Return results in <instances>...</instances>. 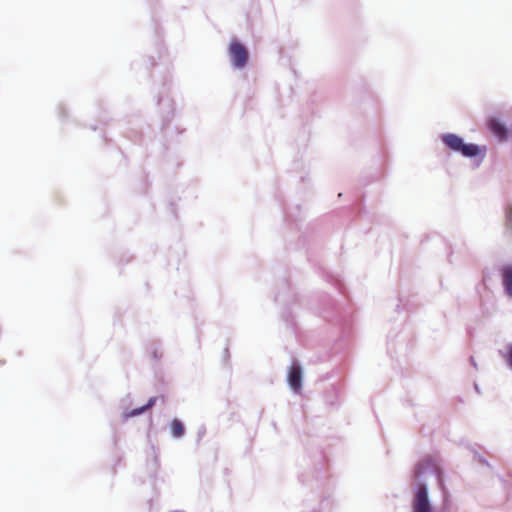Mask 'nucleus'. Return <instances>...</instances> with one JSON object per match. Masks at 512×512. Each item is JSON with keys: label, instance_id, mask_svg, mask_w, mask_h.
Here are the masks:
<instances>
[{"label": "nucleus", "instance_id": "f257e3e1", "mask_svg": "<svg viewBox=\"0 0 512 512\" xmlns=\"http://www.w3.org/2000/svg\"><path fill=\"white\" fill-rule=\"evenodd\" d=\"M442 141L445 145L465 157H475L481 153V148L475 144H465L463 139L456 134H444Z\"/></svg>", "mask_w": 512, "mask_h": 512}, {"label": "nucleus", "instance_id": "f03ea898", "mask_svg": "<svg viewBox=\"0 0 512 512\" xmlns=\"http://www.w3.org/2000/svg\"><path fill=\"white\" fill-rule=\"evenodd\" d=\"M229 55L236 68L244 67L248 61V51L246 47L237 40L231 41L229 45Z\"/></svg>", "mask_w": 512, "mask_h": 512}, {"label": "nucleus", "instance_id": "7ed1b4c3", "mask_svg": "<svg viewBox=\"0 0 512 512\" xmlns=\"http://www.w3.org/2000/svg\"><path fill=\"white\" fill-rule=\"evenodd\" d=\"M413 512H433L425 485H419L412 504Z\"/></svg>", "mask_w": 512, "mask_h": 512}, {"label": "nucleus", "instance_id": "20e7f679", "mask_svg": "<svg viewBox=\"0 0 512 512\" xmlns=\"http://www.w3.org/2000/svg\"><path fill=\"white\" fill-rule=\"evenodd\" d=\"M288 383L294 392H300L302 388V369L298 364H292L288 376Z\"/></svg>", "mask_w": 512, "mask_h": 512}, {"label": "nucleus", "instance_id": "39448f33", "mask_svg": "<svg viewBox=\"0 0 512 512\" xmlns=\"http://www.w3.org/2000/svg\"><path fill=\"white\" fill-rule=\"evenodd\" d=\"M502 277L505 291L512 297V265L505 266L502 269Z\"/></svg>", "mask_w": 512, "mask_h": 512}, {"label": "nucleus", "instance_id": "423d86ee", "mask_svg": "<svg viewBox=\"0 0 512 512\" xmlns=\"http://www.w3.org/2000/svg\"><path fill=\"white\" fill-rule=\"evenodd\" d=\"M489 127H490V130L493 132V134L496 135L497 137H499L501 140L506 139L507 130L501 122L493 119L490 121Z\"/></svg>", "mask_w": 512, "mask_h": 512}, {"label": "nucleus", "instance_id": "0eeeda50", "mask_svg": "<svg viewBox=\"0 0 512 512\" xmlns=\"http://www.w3.org/2000/svg\"><path fill=\"white\" fill-rule=\"evenodd\" d=\"M170 427H171L172 435L174 437L180 438V437H182L184 435L185 428H184L183 423L180 420L173 419L171 424H170Z\"/></svg>", "mask_w": 512, "mask_h": 512}, {"label": "nucleus", "instance_id": "6e6552de", "mask_svg": "<svg viewBox=\"0 0 512 512\" xmlns=\"http://www.w3.org/2000/svg\"><path fill=\"white\" fill-rule=\"evenodd\" d=\"M157 401V398L156 397H152L148 400L147 404L140 407V408H137V409H134L132 410L131 412H129L128 414L125 415L126 418L128 417H133V416H137L141 413H143L144 411H146L147 409H150L151 407H153L155 405Z\"/></svg>", "mask_w": 512, "mask_h": 512}, {"label": "nucleus", "instance_id": "1a4fd4ad", "mask_svg": "<svg viewBox=\"0 0 512 512\" xmlns=\"http://www.w3.org/2000/svg\"><path fill=\"white\" fill-rule=\"evenodd\" d=\"M425 465L431 466L432 462L430 460H423L422 462H420L419 465L417 466L416 470H415V476L416 477H420L421 476L422 469L424 468Z\"/></svg>", "mask_w": 512, "mask_h": 512}, {"label": "nucleus", "instance_id": "9d476101", "mask_svg": "<svg viewBox=\"0 0 512 512\" xmlns=\"http://www.w3.org/2000/svg\"><path fill=\"white\" fill-rule=\"evenodd\" d=\"M508 225L512 227V207L508 211Z\"/></svg>", "mask_w": 512, "mask_h": 512}, {"label": "nucleus", "instance_id": "9b49d317", "mask_svg": "<svg viewBox=\"0 0 512 512\" xmlns=\"http://www.w3.org/2000/svg\"><path fill=\"white\" fill-rule=\"evenodd\" d=\"M508 363H509L510 367L512 368V346L510 347V351H509Z\"/></svg>", "mask_w": 512, "mask_h": 512}]
</instances>
